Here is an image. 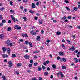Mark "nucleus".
Listing matches in <instances>:
<instances>
[{"instance_id": "1", "label": "nucleus", "mask_w": 80, "mask_h": 80, "mask_svg": "<svg viewBox=\"0 0 80 80\" xmlns=\"http://www.w3.org/2000/svg\"><path fill=\"white\" fill-rule=\"evenodd\" d=\"M5 43L8 46H9V45H10V44H9V43H10V41L9 40H8L7 41H6L5 42Z\"/></svg>"}, {"instance_id": "2", "label": "nucleus", "mask_w": 80, "mask_h": 80, "mask_svg": "<svg viewBox=\"0 0 80 80\" xmlns=\"http://www.w3.org/2000/svg\"><path fill=\"white\" fill-rule=\"evenodd\" d=\"M10 16L12 20H13L14 22H15V17H14V16H13V15H10Z\"/></svg>"}, {"instance_id": "3", "label": "nucleus", "mask_w": 80, "mask_h": 80, "mask_svg": "<svg viewBox=\"0 0 80 80\" xmlns=\"http://www.w3.org/2000/svg\"><path fill=\"white\" fill-rule=\"evenodd\" d=\"M8 63L9 64V67H12V63H13L12 62V61H9Z\"/></svg>"}, {"instance_id": "4", "label": "nucleus", "mask_w": 80, "mask_h": 80, "mask_svg": "<svg viewBox=\"0 0 80 80\" xmlns=\"http://www.w3.org/2000/svg\"><path fill=\"white\" fill-rule=\"evenodd\" d=\"M24 58L27 59H29V56L28 54H26L24 56Z\"/></svg>"}, {"instance_id": "5", "label": "nucleus", "mask_w": 80, "mask_h": 80, "mask_svg": "<svg viewBox=\"0 0 80 80\" xmlns=\"http://www.w3.org/2000/svg\"><path fill=\"white\" fill-rule=\"evenodd\" d=\"M31 7L32 8H35V7L36 6H35V3H32L31 4Z\"/></svg>"}, {"instance_id": "6", "label": "nucleus", "mask_w": 80, "mask_h": 80, "mask_svg": "<svg viewBox=\"0 0 80 80\" xmlns=\"http://www.w3.org/2000/svg\"><path fill=\"white\" fill-rule=\"evenodd\" d=\"M69 50H75V48H74V46H73L72 47H71V49L70 48H69Z\"/></svg>"}, {"instance_id": "7", "label": "nucleus", "mask_w": 80, "mask_h": 80, "mask_svg": "<svg viewBox=\"0 0 80 80\" xmlns=\"http://www.w3.org/2000/svg\"><path fill=\"white\" fill-rule=\"evenodd\" d=\"M36 40L38 41H39V40H40V36H38L37 37V38H36Z\"/></svg>"}, {"instance_id": "8", "label": "nucleus", "mask_w": 80, "mask_h": 80, "mask_svg": "<svg viewBox=\"0 0 80 80\" xmlns=\"http://www.w3.org/2000/svg\"><path fill=\"white\" fill-rule=\"evenodd\" d=\"M59 54L61 55V56H63V52L60 51L59 52Z\"/></svg>"}, {"instance_id": "9", "label": "nucleus", "mask_w": 80, "mask_h": 80, "mask_svg": "<svg viewBox=\"0 0 80 80\" xmlns=\"http://www.w3.org/2000/svg\"><path fill=\"white\" fill-rule=\"evenodd\" d=\"M56 34L57 35H60V34H61V32L60 31H57L56 32Z\"/></svg>"}, {"instance_id": "10", "label": "nucleus", "mask_w": 80, "mask_h": 80, "mask_svg": "<svg viewBox=\"0 0 80 80\" xmlns=\"http://www.w3.org/2000/svg\"><path fill=\"white\" fill-rule=\"evenodd\" d=\"M29 45H30V48L33 47V44H32V42H29Z\"/></svg>"}, {"instance_id": "11", "label": "nucleus", "mask_w": 80, "mask_h": 80, "mask_svg": "<svg viewBox=\"0 0 80 80\" xmlns=\"http://www.w3.org/2000/svg\"><path fill=\"white\" fill-rule=\"evenodd\" d=\"M4 37V36L3 35V34H1L0 35V38L1 39H3Z\"/></svg>"}, {"instance_id": "12", "label": "nucleus", "mask_w": 80, "mask_h": 80, "mask_svg": "<svg viewBox=\"0 0 80 80\" xmlns=\"http://www.w3.org/2000/svg\"><path fill=\"white\" fill-rule=\"evenodd\" d=\"M74 61L76 63H78V59H77V58H74Z\"/></svg>"}, {"instance_id": "13", "label": "nucleus", "mask_w": 80, "mask_h": 80, "mask_svg": "<svg viewBox=\"0 0 80 80\" xmlns=\"http://www.w3.org/2000/svg\"><path fill=\"white\" fill-rule=\"evenodd\" d=\"M38 52H39L38 51H35L33 52V53L34 54H35V53H38Z\"/></svg>"}, {"instance_id": "14", "label": "nucleus", "mask_w": 80, "mask_h": 80, "mask_svg": "<svg viewBox=\"0 0 80 80\" xmlns=\"http://www.w3.org/2000/svg\"><path fill=\"white\" fill-rule=\"evenodd\" d=\"M42 70V68L40 67V66L38 67V71L40 72V71Z\"/></svg>"}, {"instance_id": "15", "label": "nucleus", "mask_w": 80, "mask_h": 80, "mask_svg": "<svg viewBox=\"0 0 80 80\" xmlns=\"http://www.w3.org/2000/svg\"><path fill=\"white\" fill-rule=\"evenodd\" d=\"M73 9L74 10H75V11H77V10H78V8H77V7H74Z\"/></svg>"}, {"instance_id": "16", "label": "nucleus", "mask_w": 80, "mask_h": 80, "mask_svg": "<svg viewBox=\"0 0 80 80\" xmlns=\"http://www.w3.org/2000/svg\"><path fill=\"white\" fill-rule=\"evenodd\" d=\"M30 63H32V64H33V60L31 59L30 61Z\"/></svg>"}, {"instance_id": "17", "label": "nucleus", "mask_w": 80, "mask_h": 80, "mask_svg": "<svg viewBox=\"0 0 80 80\" xmlns=\"http://www.w3.org/2000/svg\"><path fill=\"white\" fill-rule=\"evenodd\" d=\"M2 78L4 80H6V77L5 76L3 75L2 76Z\"/></svg>"}, {"instance_id": "18", "label": "nucleus", "mask_w": 80, "mask_h": 80, "mask_svg": "<svg viewBox=\"0 0 80 80\" xmlns=\"http://www.w3.org/2000/svg\"><path fill=\"white\" fill-rule=\"evenodd\" d=\"M22 64L20 63H19L17 65V67H20V66H22Z\"/></svg>"}, {"instance_id": "19", "label": "nucleus", "mask_w": 80, "mask_h": 80, "mask_svg": "<svg viewBox=\"0 0 80 80\" xmlns=\"http://www.w3.org/2000/svg\"><path fill=\"white\" fill-rule=\"evenodd\" d=\"M44 74L45 75H48V72L47 71L45 72Z\"/></svg>"}, {"instance_id": "20", "label": "nucleus", "mask_w": 80, "mask_h": 80, "mask_svg": "<svg viewBox=\"0 0 80 80\" xmlns=\"http://www.w3.org/2000/svg\"><path fill=\"white\" fill-rule=\"evenodd\" d=\"M3 51H6L7 50V48L6 47H4L2 48Z\"/></svg>"}, {"instance_id": "21", "label": "nucleus", "mask_w": 80, "mask_h": 80, "mask_svg": "<svg viewBox=\"0 0 80 80\" xmlns=\"http://www.w3.org/2000/svg\"><path fill=\"white\" fill-rule=\"evenodd\" d=\"M34 32V31H33V30L31 31L30 32L31 35H33Z\"/></svg>"}, {"instance_id": "22", "label": "nucleus", "mask_w": 80, "mask_h": 80, "mask_svg": "<svg viewBox=\"0 0 80 80\" xmlns=\"http://www.w3.org/2000/svg\"><path fill=\"white\" fill-rule=\"evenodd\" d=\"M62 68L63 70H65V69H66V68H67L65 66H63L62 67Z\"/></svg>"}, {"instance_id": "23", "label": "nucleus", "mask_w": 80, "mask_h": 80, "mask_svg": "<svg viewBox=\"0 0 80 80\" xmlns=\"http://www.w3.org/2000/svg\"><path fill=\"white\" fill-rule=\"evenodd\" d=\"M52 67L53 68H54V69H56V65L55 64H53L52 65Z\"/></svg>"}, {"instance_id": "24", "label": "nucleus", "mask_w": 80, "mask_h": 80, "mask_svg": "<svg viewBox=\"0 0 80 80\" xmlns=\"http://www.w3.org/2000/svg\"><path fill=\"white\" fill-rule=\"evenodd\" d=\"M10 12L11 13H15V11H14V10L12 9L11 10H10Z\"/></svg>"}, {"instance_id": "25", "label": "nucleus", "mask_w": 80, "mask_h": 80, "mask_svg": "<svg viewBox=\"0 0 80 80\" xmlns=\"http://www.w3.org/2000/svg\"><path fill=\"white\" fill-rule=\"evenodd\" d=\"M66 48V47H65V46L64 44H62V48H63V49H65Z\"/></svg>"}, {"instance_id": "26", "label": "nucleus", "mask_w": 80, "mask_h": 80, "mask_svg": "<svg viewBox=\"0 0 80 80\" xmlns=\"http://www.w3.org/2000/svg\"><path fill=\"white\" fill-rule=\"evenodd\" d=\"M25 44H26V45H28V44H29L28 43V41H25V42L24 43Z\"/></svg>"}, {"instance_id": "27", "label": "nucleus", "mask_w": 80, "mask_h": 80, "mask_svg": "<svg viewBox=\"0 0 80 80\" xmlns=\"http://www.w3.org/2000/svg\"><path fill=\"white\" fill-rule=\"evenodd\" d=\"M4 9H5V8L3 7H2V8H0V10L1 11H3V10H4Z\"/></svg>"}, {"instance_id": "28", "label": "nucleus", "mask_w": 80, "mask_h": 80, "mask_svg": "<svg viewBox=\"0 0 80 80\" xmlns=\"http://www.w3.org/2000/svg\"><path fill=\"white\" fill-rule=\"evenodd\" d=\"M42 68L43 69V70H45L46 68V67L45 66H44L43 65L42 66Z\"/></svg>"}, {"instance_id": "29", "label": "nucleus", "mask_w": 80, "mask_h": 80, "mask_svg": "<svg viewBox=\"0 0 80 80\" xmlns=\"http://www.w3.org/2000/svg\"><path fill=\"white\" fill-rule=\"evenodd\" d=\"M12 57L13 58H15V57H16V55L15 54H12Z\"/></svg>"}, {"instance_id": "30", "label": "nucleus", "mask_w": 80, "mask_h": 80, "mask_svg": "<svg viewBox=\"0 0 80 80\" xmlns=\"http://www.w3.org/2000/svg\"><path fill=\"white\" fill-rule=\"evenodd\" d=\"M29 12H30V13H32V14H33V13H34V11L30 10L29 11Z\"/></svg>"}, {"instance_id": "31", "label": "nucleus", "mask_w": 80, "mask_h": 80, "mask_svg": "<svg viewBox=\"0 0 80 80\" xmlns=\"http://www.w3.org/2000/svg\"><path fill=\"white\" fill-rule=\"evenodd\" d=\"M11 28H10V27H9L8 28V30L9 32L11 30Z\"/></svg>"}, {"instance_id": "32", "label": "nucleus", "mask_w": 80, "mask_h": 80, "mask_svg": "<svg viewBox=\"0 0 80 80\" xmlns=\"http://www.w3.org/2000/svg\"><path fill=\"white\" fill-rule=\"evenodd\" d=\"M23 18L24 20V21L25 22H26V21H27V18H26V17H23Z\"/></svg>"}, {"instance_id": "33", "label": "nucleus", "mask_w": 80, "mask_h": 80, "mask_svg": "<svg viewBox=\"0 0 80 80\" xmlns=\"http://www.w3.org/2000/svg\"><path fill=\"white\" fill-rule=\"evenodd\" d=\"M66 8L68 10H69V11L70 10V8L66 6Z\"/></svg>"}, {"instance_id": "34", "label": "nucleus", "mask_w": 80, "mask_h": 80, "mask_svg": "<svg viewBox=\"0 0 80 80\" xmlns=\"http://www.w3.org/2000/svg\"><path fill=\"white\" fill-rule=\"evenodd\" d=\"M65 3H69V1L68 0H66L64 1Z\"/></svg>"}, {"instance_id": "35", "label": "nucleus", "mask_w": 80, "mask_h": 80, "mask_svg": "<svg viewBox=\"0 0 80 80\" xmlns=\"http://www.w3.org/2000/svg\"><path fill=\"white\" fill-rule=\"evenodd\" d=\"M34 66H37L38 65V62H35L34 63Z\"/></svg>"}, {"instance_id": "36", "label": "nucleus", "mask_w": 80, "mask_h": 80, "mask_svg": "<svg viewBox=\"0 0 80 80\" xmlns=\"http://www.w3.org/2000/svg\"><path fill=\"white\" fill-rule=\"evenodd\" d=\"M72 18V17L70 16H69L68 17V20H70Z\"/></svg>"}, {"instance_id": "37", "label": "nucleus", "mask_w": 80, "mask_h": 80, "mask_svg": "<svg viewBox=\"0 0 80 80\" xmlns=\"http://www.w3.org/2000/svg\"><path fill=\"white\" fill-rule=\"evenodd\" d=\"M36 28V27L35 26H32L31 27V28L32 29H33Z\"/></svg>"}, {"instance_id": "38", "label": "nucleus", "mask_w": 80, "mask_h": 80, "mask_svg": "<svg viewBox=\"0 0 80 80\" xmlns=\"http://www.w3.org/2000/svg\"><path fill=\"white\" fill-rule=\"evenodd\" d=\"M66 18H67V17H66V16H64L62 17V20H65V19H66Z\"/></svg>"}, {"instance_id": "39", "label": "nucleus", "mask_w": 80, "mask_h": 80, "mask_svg": "<svg viewBox=\"0 0 80 80\" xmlns=\"http://www.w3.org/2000/svg\"><path fill=\"white\" fill-rule=\"evenodd\" d=\"M24 37H27L28 38V35L27 34H24Z\"/></svg>"}, {"instance_id": "40", "label": "nucleus", "mask_w": 80, "mask_h": 80, "mask_svg": "<svg viewBox=\"0 0 80 80\" xmlns=\"http://www.w3.org/2000/svg\"><path fill=\"white\" fill-rule=\"evenodd\" d=\"M2 23H6V20H3L2 21Z\"/></svg>"}, {"instance_id": "41", "label": "nucleus", "mask_w": 80, "mask_h": 80, "mask_svg": "<svg viewBox=\"0 0 80 80\" xmlns=\"http://www.w3.org/2000/svg\"><path fill=\"white\" fill-rule=\"evenodd\" d=\"M62 61H63V62H66V59L65 58H63Z\"/></svg>"}, {"instance_id": "42", "label": "nucleus", "mask_w": 80, "mask_h": 80, "mask_svg": "<svg viewBox=\"0 0 80 80\" xmlns=\"http://www.w3.org/2000/svg\"><path fill=\"white\" fill-rule=\"evenodd\" d=\"M46 42H47V43H50V40H49V39H47L46 40Z\"/></svg>"}, {"instance_id": "43", "label": "nucleus", "mask_w": 80, "mask_h": 80, "mask_svg": "<svg viewBox=\"0 0 80 80\" xmlns=\"http://www.w3.org/2000/svg\"><path fill=\"white\" fill-rule=\"evenodd\" d=\"M20 8H21V10H23V6H21Z\"/></svg>"}, {"instance_id": "44", "label": "nucleus", "mask_w": 80, "mask_h": 80, "mask_svg": "<svg viewBox=\"0 0 80 80\" xmlns=\"http://www.w3.org/2000/svg\"><path fill=\"white\" fill-rule=\"evenodd\" d=\"M10 3L11 5H12V6L13 5V2L12 1H10Z\"/></svg>"}, {"instance_id": "45", "label": "nucleus", "mask_w": 80, "mask_h": 80, "mask_svg": "<svg viewBox=\"0 0 80 80\" xmlns=\"http://www.w3.org/2000/svg\"><path fill=\"white\" fill-rule=\"evenodd\" d=\"M60 56H58L57 57V59L58 60H60Z\"/></svg>"}, {"instance_id": "46", "label": "nucleus", "mask_w": 80, "mask_h": 80, "mask_svg": "<svg viewBox=\"0 0 80 80\" xmlns=\"http://www.w3.org/2000/svg\"><path fill=\"white\" fill-rule=\"evenodd\" d=\"M64 22H67L68 23V22H69V21L67 19H66L65 21Z\"/></svg>"}, {"instance_id": "47", "label": "nucleus", "mask_w": 80, "mask_h": 80, "mask_svg": "<svg viewBox=\"0 0 80 80\" xmlns=\"http://www.w3.org/2000/svg\"><path fill=\"white\" fill-rule=\"evenodd\" d=\"M18 25H16L15 27H14V28L15 29H18Z\"/></svg>"}, {"instance_id": "48", "label": "nucleus", "mask_w": 80, "mask_h": 80, "mask_svg": "<svg viewBox=\"0 0 80 80\" xmlns=\"http://www.w3.org/2000/svg\"><path fill=\"white\" fill-rule=\"evenodd\" d=\"M16 74H17V75H19V72H18L16 71L15 72Z\"/></svg>"}, {"instance_id": "49", "label": "nucleus", "mask_w": 80, "mask_h": 80, "mask_svg": "<svg viewBox=\"0 0 80 80\" xmlns=\"http://www.w3.org/2000/svg\"><path fill=\"white\" fill-rule=\"evenodd\" d=\"M34 19L35 20H38V17H35L34 18Z\"/></svg>"}, {"instance_id": "50", "label": "nucleus", "mask_w": 80, "mask_h": 80, "mask_svg": "<svg viewBox=\"0 0 80 80\" xmlns=\"http://www.w3.org/2000/svg\"><path fill=\"white\" fill-rule=\"evenodd\" d=\"M46 63L47 64H48V63H50V61H48V60L46 61Z\"/></svg>"}, {"instance_id": "51", "label": "nucleus", "mask_w": 80, "mask_h": 80, "mask_svg": "<svg viewBox=\"0 0 80 80\" xmlns=\"http://www.w3.org/2000/svg\"><path fill=\"white\" fill-rule=\"evenodd\" d=\"M67 42L68 43H69V44H70V40H67Z\"/></svg>"}, {"instance_id": "52", "label": "nucleus", "mask_w": 80, "mask_h": 80, "mask_svg": "<svg viewBox=\"0 0 80 80\" xmlns=\"http://www.w3.org/2000/svg\"><path fill=\"white\" fill-rule=\"evenodd\" d=\"M23 2L25 3H27V2L28 0H23Z\"/></svg>"}, {"instance_id": "53", "label": "nucleus", "mask_w": 80, "mask_h": 80, "mask_svg": "<svg viewBox=\"0 0 80 80\" xmlns=\"http://www.w3.org/2000/svg\"><path fill=\"white\" fill-rule=\"evenodd\" d=\"M41 33H44V31H43V30H42Z\"/></svg>"}, {"instance_id": "54", "label": "nucleus", "mask_w": 80, "mask_h": 80, "mask_svg": "<svg viewBox=\"0 0 80 80\" xmlns=\"http://www.w3.org/2000/svg\"><path fill=\"white\" fill-rule=\"evenodd\" d=\"M29 67H32V64H30L28 65Z\"/></svg>"}, {"instance_id": "55", "label": "nucleus", "mask_w": 80, "mask_h": 80, "mask_svg": "<svg viewBox=\"0 0 80 80\" xmlns=\"http://www.w3.org/2000/svg\"><path fill=\"white\" fill-rule=\"evenodd\" d=\"M9 45L11 46V47H12L13 46V44H12V43H10L9 44Z\"/></svg>"}, {"instance_id": "56", "label": "nucleus", "mask_w": 80, "mask_h": 80, "mask_svg": "<svg viewBox=\"0 0 80 80\" xmlns=\"http://www.w3.org/2000/svg\"><path fill=\"white\" fill-rule=\"evenodd\" d=\"M18 30H20L21 29V27H18Z\"/></svg>"}, {"instance_id": "57", "label": "nucleus", "mask_w": 80, "mask_h": 80, "mask_svg": "<svg viewBox=\"0 0 80 80\" xmlns=\"http://www.w3.org/2000/svg\"><path fill=\"white\" fill-rule=\"evenodd\" d=\"M10 49L9 48V47H8L7 48V50H8V51H10Z\"/></svg>"}, {"instance_id": "58", "label": "nucleus", "mask_w": 80, "mask_h": 80, "mask_svg": "<svg viewBox=\"0 0 80 80\" xmlns=\"http://www.w3.org/2000/svg\"><path fill=\"white\" fill-rule=\"evenodd\" d=\"M60 62H62V61H63V58H60Z\"/></svg>"}, {"instance_id": "59", "label": "nucleus", "mask_w": 80, "mask_h": 80, "mask_svg": "<svg viewBox=\"0 0 80 80\" xmlns=\"http://www.w3.org/2000/svg\"><path fill=\"white\" fill-rule=\"evenodd\" d=\"M2 57H3L4 58H5V57H6L5 54H2Z\"/></svg>"}, {"instance_id": "60", "label": "nucleus", "mask_w": 80, "mask_h": 80, "mask_svg": "<svg viewBox=\"0 0 80 80\" xmlns=\"http://www.w3.org/2000/svg\"><path fill=\"white\" fill-rule=\"evenodd\" d=\"M39 80H42V78L41 77H39Z\"/></svg>"}, {"instance_id": "61", "label": "nucleus", "mask_w": 80, "mask_h": 80, "mask_svg": "<svg viewBox=\"0 0 80 80\" xmlns=\"http://www.w3.org/2000/svg\"><path fill=\"white\" fill-rule=\"evenodd\" d=\"M50 70V68H49V67H48L47 68V70L48 71H49V70Z\"/></svg>"}, {"instance_id": "62", "label": "nucleus", "mask_w": 80, "mask_h": 80, "mask_svg": "<svg viewBox=\"0 0 80 80\" xmlns=\"http://www.w3.org/2000/svg\"><path fill=\"white\" fill-rule=\"evenodd\" d=\"M8 23H12V21H11L10 20H9L8 21Z\"/></svg>"}, {"instance_id": "63", "label": "nucleus", "mask_w": 80, "mask_h": 80, "mask_svg": "<svg viewBox=\"0 0 80 80\" xmlns=\"http://www.w3.org/2000/svg\"><path fill=\"white\" fill-rule=\"evenodd\" d=\"M40 5V3H39V2H37L36 3V5H37V6H38V5Z\"/></svg>"}, {"instance_id": "64", "label": "nucleus", "mask_w": 80, "mask_h": 80, "mask_svg": "<svg viewBox=\"0 0 80 80\" xmlns=\"http://www.w3.org/2000/svg\"><path fill=\"white\" fill-rule=\"evenodd\" d=\"M7 52L8 53V54H10V51H7Z\"/></svg>"}]
</instances>
